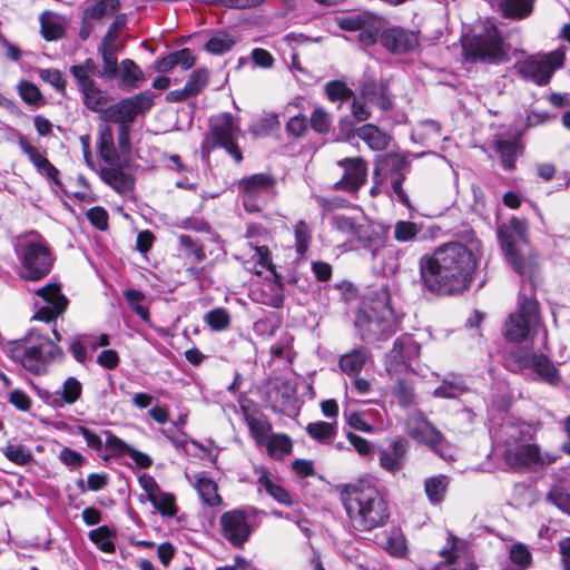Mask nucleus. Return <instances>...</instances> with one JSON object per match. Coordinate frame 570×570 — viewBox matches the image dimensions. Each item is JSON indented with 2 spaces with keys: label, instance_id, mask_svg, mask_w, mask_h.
I'll return each instance as SVG.
<instances>
[{
  "label": "nucleus",
  "instance_id": "52",
  "mask_svg": "<svg viewBox=\"0 0 570 570\" xmlns=\"http://www.w3.org/2000/svg\"><path fill=\"white\" fill-rule=\"evenodd\" d=\"M235 39L227 33L214 35L205 45L206 50L215 55H222L232 49Z\"/></svg>",
  "mask_w": 570,
  "mask_h": 570
},
{
  "label": "nucleus",
  "instance_id": "23",
  "mask_svg": "<svg viewBox=\"0 0 570 570\" xmlns=\"http://www.w3.org/2000/svg\"><path fill=\"white\" fill-rule=\"evenodd\" d=\"M442 560L433 570H475L471 557L456 546H452L450 550L441 551Z\"/></svg>",
  "mask_w": 570,
  "mask_h": 570
},
{
  "label": "nucleus",
  "instance_id": "35",
  "mask_svg": "<svg viewBox=\"0 0 570 570\" xmlns=\"http://www.w3.org/2000/svg\"><path fill=\"white\" fill-rule=\"evenodd\" d=\"M409 165L406 157L397 153H389L381 155L376 158V166L374 168V175H379L381 170H389L392 173H399L406 168Z\"/></svg>",
  "mask_w": 570,
  "mask_h": 570
},
{
  "label": "nucleus",
  "instance_id": "6",
  "mask_svg": "<svg viewBox=\"0 0 570 570\" xmlns=\"http://www.w3.org/2000/svg\"><path fill=\"white\" fill-rule=\"evenodd\" d=\"M16 252L20 261L19 275L27 281H40L49 274L53 257L45 240L38 235L17 239Z\"/></svg>",
  "mask_w": 570,
  "mask_h": 570
},
{
  "label": "nucleus",
  "instance_id": "5",
  "mask_svg": "<svg viewBox=\"0 0 570 570\" xmlns=\"http://www.w3.org/2000/svg\"><path fill=\"white\" fill-rule=\"evenodd\" d=\"M355 326L366 342L386 340L396 332L397 318L385 291L376 293L370 304L357 313Z\"/></svg>",
  "mask_w": 570,
  "mask_h": 570
},
{
  "label": "nucleus",
  "instance_id": "62",
  "mask_svg": "<svg viewBox=\"0 0 570 570\" xmlns=\"http://www.w3.org/2000/svg\"><path fill=\"white\" fill-rule=\"evenodd\" d=\"M8 401L21 412H28L32 404L31 399L19 389H14L8 394Z\"/></svg>",
  "mask_w": 570,
  "mask_h": 570
},
{
  "label": "nucleus",
  "instance_id": "18",
  "mask_svg": "<svg viewBox=\"0 0 570 570\" xmlns=\"http://www.w3.org/2000/svg\"><path fill=\"white\" fill-rule=\"evenodd\" d=\"M337 165L344 169V175L335 183V189L355 193L366 181L367 168L363 158H344Z\"/></svg>",
  "mask_w": 570,
  "mask_h": 570
},
{
  "label": "nucleus",
  "instance_id": "2",
  "mask_svg": "<svg viewBox=\"0 0 570 570\" xmlns=\"http://www.w3.org/2000/svg\"><path fill=\"white\" fill-rule=\"evenodd\" d=\"M348 525L361 532L383 527L390 517L387 503L380 491L367 483L345 485L341 491Z\"/></svg>",
  "mask_w": 570,
  "mask_h": 570
},
{
  "label": "nucleus",
  "instance_id": "12",
  "mask_svg": "<svg viewBox=\"0 0 570 570\" xmlns=\"http://www.w3.org/2000/svg\"><path fill=\"white\" fill-rule=\"evenodd\" d=\"M564 53L552 51L543 57H529L515 63L517 71L525 79L537 85L549 82L554 70L563 65Z\"/></svg>",
  "mask_w": 570,
  "mask_h": 570
},
{
  "label": "nucleus",
  "instance_id": "48",
  "mask_svg": "<svg viewBox=\"0 0 570 570\" xmlns=\"http://www.w3.org/2000/svg\"><path fill=\"white\" fill-rule=\"evenodd\" d=\"M153 507L165 517H174L177 513L175 497L171 493L160 491L155 499L149 500Z\"/></svg>",
  "mask_w": 570,
  "mask_h": 570
},
{
  "label": "nucleus",
  "instance_id": "27",
  "mask_svg": "<svg viewBox=\"0 0 570 570\" xmlns=\"http://www.w3.org/2000/svg\"><path fill=\"white\" fill-rule=\"evenodd\" d=\"M370 352L365 347L352 350L340 357L338 366L342 372L348 375H355L362 371Z\"/></svg>",
  "mask_w": 570,
  "mask_h": 570
},
{
  "label": "nucleus",
  "instance_id": "41",
  "mask_svg": "<svg viewBox=\"0 0 570 570\" xmlns=\"http://www.w3.org/2000/svg\"><path fill=\"white\" fill-rule=\"evenodd\" d=\"M258 483L279 503L285 505L292 504L289 493L281 485L274 483L266 471H263L259 475Z\"/></svg>",
  "mask_w": 570,
  "mask_h": 570
},
{
  "label": "nucleus",
  "instance_id": "8",
  "mask_svg": "<svg viewBox=\"0 0 570 570\" xmlns=\"http://www.w3.org/2000/svg\"><path fill=\"white\" fill-rule=\"evenodd\" d=\"M463 53L466 59L489 63L508 60V51L498 28L490 23L471 38L462 40Z\"/></svg>",
  "mask_w": 570,
  "mask_h": 570
},
{
  "label": "nucleus",
  "instance_id": "9",
  "mask_svg": "<svg viewBox=\"0 0 570 570\" xmlns=\"http://www.w3.org/2000/svg\"><path fill=\"white\" fill-rule=\"evenodd\" d=\"M559 458L558 452L543 450L535 443H520L508 448L504 453V461L512 469L543 468Z\"/></svg>",
  "mask_w": 570,
  "mask_h": 570
},
{
  "label": "nucleus",
  "instance_id": "21",
  "mask_svg": "<svg viewBox=\"0 0 570 570\" xmlns=\"http://www.w3.org/2000/svg\"><path fill=\"white\" fill-rule=\"evenodd\" d=\"M7 139H17L21 150L28 156L29 160L37 168V170L55 181V184H59L58 169L48 160L43 154L30 145L24 136L14 130H10V132L7 134Z\"/></svg>",
  "mask_w": 570,
  "mask_h": 570
},
{
  "label": "nucleus",
  "instance_id": "34",
  "mask_svg": "<svg viewBox=\"0 0 570 570\" xmlns=\"http://www.w3.org/2000/svg\"><path fill=\"white\" fill-rule=\"evenodd\" d=\"M262 445L274 459H282L292 452V440L283 433L272 434Z\"/></svg>",
  "mask_w": 570,
  "mask_h": 570
},
{
  "label": "nucleus",
  "instance_id": "16",
  "mask_svg": "<svg viewBox=\"0 0 570 570\" xmlns=\"http://www.w3.org/2000/svg\"><path fill=\"white\" fill-rule=\"evenodd\" d=\"M120 9L119 0H90L83 7L79 38L86 40L97 22L112 17Z\"/></svg>",
  "mask_w": 570,
  "mask_h": 570
},
{
  "label": "nucleus",
  "instance_id": "61",
  "mask_svg": "<svg viewBox=\"0 0 570 570\" xmlns=\"http://www.w3.org/2000/svg\"><path fill=\"white\" fill-rule=\"evenodd\" d=\"M548 499L560 510L570 515V493L561 488H553L548 493Z\"/></svg>",
  "mask_w": 570,
  "mask_h": 570
},
{
  "label": "nucleus",
  "instance_id": "50",
  "mask_svg": "<svg viewBox=\"0 0 570 570\" xmlns=\"http://www.w3.org/2000/svg\"><path fill=\"white\" fill-rule=\"evenodd\" d=\"M382 29V20L376 18H371L366 24L360 29L358 39L364 46H372L376 42L379 35Z\"/></svg>",
  "mask_w": 570,
  "mask_h": 570
},
{
  "label": "nucleus",
  "instance_id": "59",
  "mask_svg": "<svg viewBox=\"0 0 570 570\" xmlns=\"http://www.w3.org/2000/svg\"><path fill=\"white\" fill-rule=\"evenodd\" d=\"M352 238L358 240L364 248H371L377 239V234L371 224H358Z\"/></svg>",
  "mask_w": 570,
  "mask_h": 570
},
{
  "label": "nucleus",
  "instance_id": "30",
  "mask_svg": "<svg viewBox=\"0 0 570 570\" xmlns=\"http://www.w3.org/2000/svg\"><path fill=\"white\" fill-rule=\"evenodd\" d=\"M100 178L119 194L127 193L132 186L131 178L116 168H101Z\"/></svg>",
  "mask_w": 570,
  "mask_h": 570
},
{
  "label": "nucleus",
  "instance_id": "36",
  "mask_svg": "<svg viewBox=\"0 0 570 570\" xmlns=\"http://www.w3.org/2000/svg\"><path fill=\"white\" fill-rule=\"evenodd\" d=\"M59 396L60 407L66 404H75L82 394L81 383L73 376H69L62 383L61 390L57 392Z\"/></svg>",
  "mask_w": 570,
  "mask_h": 570
},
{
  "label": "nucleus",
  "instance_id": "32",
  "mask_svg": "<svg viewBox=\"0 0 570 570\" xmlns=\"http://www.w3.org/2000/svg\"><path fill=\"white\" fill-rule=\"evenodd\" d=\"M534 0H502L499 4L502 14L510 19H523L533 10Z\"/></svg>",
  "mask_w": 570,
  "mask_h": 570
},
{
  "label": "nucleus",
  "instance_id": "44",
  "mask_svg": "<svg viewBox=\"0 0 570 570\" xmlns=\"http://www.w3.org/2000/svg\"><path fill=\"white\" fill-rule=\"evenodd\" d=\"M83 95V104L87 108L98 111L107 102V96L95 83L80 89Z\"/></svg>",
  "mask_w": 570,
  "mask_h": 570
},
{
  "label": "nucleus",
  "instance_id": "63",
  "mask_svg": "<svg viewBox=\"0 0 570 570\" xmlns=\"http://www.w3.org/2000/svg\"><path fill=\"white\" fill-rule=\"evenodd\" d=\"M278 124L277 116L272 114L253 124L250 131L256 136L265 135L276 128Z\"/></svg>",
  "mask_w": 570,
  "mask_h": 570
},
{
  "label": "nucleus",
  "instance_id": "25",
  "mask_svg": "<svg viewBox=\"0 0 570 570\" xmlns=\"http://www.w3.org/2000/svg\"><path fill=\"white\" fill-rule=\"evenodd\" d=\"M523 365L531 366L541 380L551 385H557L561 380L554 364L542 354H533L530 362H525Z\"/></svg>",
  "mask_w": 570,
  "mask_h": 570
},
{
  "label": "nucleus",
  "instance_id": "3",
  "mask_svg": "<svg viewBox=\"0 0 570 570\" xmlns=\"http://www.w3.org/2000/svg\"><path fill=\"white\" fill-rule=\"evenodd\" d=\"M528 224L524 219L512 218L499 230L502 250L509 265L518 274L529 278L531 289L540 284V258L527 242Z\"/></svg>",
  "mask_w": 570,
  "mask_h": 570
},
{
  "label": "nucleus",
  "instance_id": "38",
  "mask_svg": "<svg viewBox=\"0 0 570 570\" xmlns=\"http://www.w3.org/2000/svg\"><path fill=\"white\" fill-rule=\"evenodd\" d=\"M306 432L320 443H328L337 434L336 423L317 421L307 424Z\"/></svg>",
  "mask_w": 570,
  "mask_h": 570
},
{
  "label": "nucleus",
  "instance_id": "54",
  "mask_svg": "<svg viewBox=\"0 0 570 570\" xmlns=\"http://www.w3.org/2000/svg\"><path fill=\"white\" fill-rule=\"evenodd\" d=\"M294 235L296 252L299 256H303L306 253L312 239L311 229L305 222L299 220L294 226Z\"/></svg>",
  "mask_w": 570,
  "mask_h": 570
},
{
  "label": "nucleus",
  "instance_id": "19",
  "mask_svg": "<svg viewBox=\"0 0 570 570\" xmlns=\"http://www.w3.org/2000/svg\"><path fill=\"white\" fill-rule=\"evenodd\" d=\"M409 442L403 438H395L386 446H379V465L389 473H396L405 466L409 452Z\"/></svg>",
  "mask_w": 570,
  "mask_h": 570
},
{
  "label": "nucleus",
  "instance_id": "43",
  "mask_svg": "<svg viewBox=\"0 0 570 570\" xmlns=\"http://www.w3.org/2000/svg\"><path fill=\"white\" fill-rule=\"evenodd\" d=\"M209 78L210 73L206 68H198L189 75V78L184 87L191 97H195L205 89V87L208 85Z\"/></svg>",
  "mask_w": 570,
  "mask_h": 570
},
{
  "label": "nucleus",
  "instance_id": "56",
  "mask_svg": "<svg viewBox=\"0 0 570 570\" xmlns=\"http://www.w3.org/2000/svg\"><path fill=\"white\" fill-rule=\"evenodd\" d=\"M311 127L318 134L328 132L332 124L331 116L323 107H316L311 115Z\"/></svg>",
  "mask_w": 570,
  "mask_h": 570
},
{
  "label": "nucleus",
  "instance_id": "22",
  "mask_svg": "<svg viewBox=\"0 0 570 570\" xmlns=\"http://www.w3.org/2000/svg\"><path fill=\"white\" fill-rule=\"evenodd\" d=\"M382 45L393 52L411 51L417 46V37L414 32L401 28H390L381 35Z\"/></svg>",
  "mask_w": 570,
  "mask_h": 570
},
{
  "label": "nucleus",
  "instance_id": "53",
  "mask_svg": "<svg viewBox=\"0 0 570 570\" xmlns=\"http://www.w3.org/2000/svg\"><path fill=\"white\" fill-rule=\"evenodd\" d=\"M497 149L500 154L502 166L505 169H512L514 167V160L518 154V145L515 141L499 140L497 142Z\"/></svg>",
  "mask_w": 570,
  "mask_h": 570
},
{
  "label": "nucleus",
  "instance_id": "13",
  "mask_svg": "<svg viewBox=\"0 0 570 570\" xmlns=\"http://www.w3.org/2000/svg\"><path fill=\"white\" fill-rule=\"evenodd\" d=\"M243 190V204L248 212H258L274 195L276 179L268 174H254L238 183Z\"/></svg>",
  "mask_w": 570,
  "mask_h": 570
},
{
  "label": "nucleus",
  "instance_id": "46",
  "mask_svg": "<svg viewBox=\"0 0 570 570\" xmlns=\"http://www.w3.org/2000/svg\"><path fill=\"white\" fill-rule=\"evenodd\" d=\"M468 391L461 381L444 380L434 391L433 396L441 399H455Z\"/></svg>",
  "mask_w": 570,
  "mask_h": 570
},
{
  "label": "nucleus",
  "instance_id": "57",
  "mask_svg": "<svg viewBox=\"0 0 570 570\" xmlns=\"http://www.w3.org/2000/svg\"><path fill=\"white\" fill-rule=\"evenodd\" d=\"M392 395L401 406H410L415 402L413 389L399 381L392 389Z\"/></svg>",
  "mask_w": 570,
  "mask_h": 570
},
{
  "label": "nucleus",
  "instance_id": "49",
  "mask_svg": "<svg viewBox=\"0 0 570 570\" xmlns=\"http://www.w3.org/2000/svg\"><path fill=\"white\" fill-rule=\"evenodd\" d=\"M441 127L436 121L424 120L414 128L413 137L417 138L421 142H426L438 139Z\"/></svg>",
  "mask_w": 570,
  "mask_h": 570
},
{
  "label": "nucleus",
  "instance_id": "58",
  "mask_svg": "<svg viewBox=\"0 0 570 570\" xmlns=\"http://www.w3.org/2000/svg\"><path fill=\"white\" fill-rule=\"evenodd\" d=\"M4 454L10 461L21 465L30 462L32 459L30 451L21 444H9Z\"/></svg>",
  "mask_w": 570,
  "mask_h": 570
},
{
  "label": "nucleus",
  "instance_id": "45",
  "mask_svg": "<svg viewBox=\"0 0 570 570\" xmlns=\"http://www.w3.org/2000/svg\"><path fill=\"white\" fill-rule=\"evenodd\" d=\"M421 233V226L407 220H399L394 226V238L397 242L406 243L416 239Z\"/></svg>",
  "mask_w": 570,
  "mask_h": 570
},
{
  "label": "nucleus",
  "instance_id": "31",
  "mask_svg": "<svg viewBox=\"0 0 570 570\" xmlns=\"http://www.w3.org/2000/svg\"><path fill=\"white\" fill-rule=\"evenodd\" d=\"M195 487L204 503L210 507L222 504V498L217 492L218 487L212 479L205 475H197Z\"/></svg>",
  "mask_w": 570,
  "mask_h": 570
},
{
  "label": "nucleus",
  "instance_id": "37",
  "mask_svg": "<svg viewBox=\"0 0 570 570\" xmlns=\"http://www.w3.org/2000/svg\"><path fill=\"white\" fill-rule=\"evenodd\" d=\"M449 479L445 475L431 476L425 480V494L432 503H440L446 493Z\"/></svg>",
  "mask_w": 570,
  "mask_h": 570
},
{
  "label": "nucleus",
  "instance_id": "51",
  "mask_svg": "<svg viewBox=\"0 0 570 570\" xmlns=\"http://www.w3.org/2000/svg\"><path fill=\"white\" fill-rule=\"evenodd\" d=\"M124 296L135 313H137L144 321L149 320L148 308L142 305V302L146 299V296L142 292L128 288L124 292Z\"/></svg>",
  "mask_w": 570,
  "mask_h": 570
},
{
  "label": "nucleus",
  "instance_id": "26",
  "mask_svg": "<svg viewBox=\"0 0 570 570\" xmlns=\"http://www.w3.org/2000/svg\"><path fill=\"white\" fill-rule=\"evenodd\" d=\"M97 149L100 158L107 164L115 165L118 161V154L114 142V131L108 124L99 128Z\"/></svg>",
  "mask_w": 570,
  "mask_h": 570
},
{
  "label": "nucleus",
  "instance_id": "4",
  "mask_svg": "<svg viewBox=\"0 0 570 570\" xmlns=\"http://www.w3.org/2000/svg\"><path fill=\"white\" fill-rule=\"evenodd\" d=\"M8 355L35 375H45L49 366L63 357V352L48 336L30 330L22 338L8 344Z\"/></svg>",
  "mask_w": 570,
  "mask_h": 570
},
{
  "label": "nucleus",
  "instance_id": "24",
  "mask_svg": "<svg viewBox=\"0 0 570 570\" xmlns=\"http://www.w3.org/2000/svg\"><path fill=\"white\" fill-rule=\"evenodd\" d=\"M40 32L47 41H55L63 37L68 19L52 11H43L40 17Z\"/></svg>",
  "mask_w": 570,
  "mask_h": 570
},
{
  "label": "nucleus",
  "instance_id": "29",
  "mask_svg": "<svg viewBox=\"0 0 570 570\" xmlns=\"http://www.w3.org/2000/svg\"><path fill=\"white\" fill-rule=\"evenodd\" d=\"M362 98L366 102L375 105L383 110H387L392 106L387 89L382 83H365L362 89Z\"/></svg>",
  "mask_w": 570,
  "mask_h": 570
},
{
  "label": "nucleus",
  "instance_id": "14",
  "mask_svg": "<svg viewBox=\"0 0 570 570\" xmlns=\"http://www.w3.org/2000/svg\"><path fill=\"white\" fill-rule=\"evenodd\" d=\"M35 305L38 308L33 318L51 322L61 315L67 306L68 299L61 293V287L58 283H48L33 291Z\"/></svg>",
  "mask_w": 570,
  "mask_h": 570
},
{
  "label": "nucleus",
  "instance_id": "20",
  "mask_svg": "<svg viewBox=\"0 0 570 570\" xmlns=\"http://www.w3.org/2000/svg\"><path fill=\"white\" fill-rule=\"evenodd\" d=\"M420 354V345L411 335H402L393 345L389 356L386 368L390 373L401 372Z\"/></svg>",
  "mask_w": 570,
  "mask_h": 570
},
{
  "label": "nucleus",
  "instance_id": "47",
  "mask_svg": "<svg viewBox=\"0 0 570 570\" xmlns=\"http://www.w3.org/2000/svg\"><path fill=\"white\" fill-rule=\"evenodd\" d=\"M124 85L135 87L136 82L142 79V71L130 59H125L120 62L119 71Z\"/></svg>",
  "mask_w": 570,
  "mask_h": 570
},
{
  "label": "nucleus",
  "instance_id": "15",
  "mask_svg": "<svg viewBox=\"0 0 570 570\" xmlns=\"http://www.w3.org/2000/svg\"><path fill=\"white\" fill-rule=\"evenodd\" d=\"M151 106V97L148 94H139L108 107L104 110L101 118L106 122H115L118 126H130L138 114L149 110Z\"/></svg>",
  "mask_w": 570,
  "mask_h": 570
},
{
  "label": "nucleus",
  "instance_id": "40",
  "mask_svg": "<svg viewBox=\"0 0 570 570\" xmlns=\"http://www.w3.org/2000/svg\"><path fill=\"white\" fill-rule=\"evenodd\" d=\"M246 422L252 435L258 444L262 445L272 435V425L265 417L247 415Z\"/></svg>",
  "mask_w": 570,
  "mask_h": 570
},
{
  "label": "nucleus",
  "instance_id": "60",
  "mask_svg": "<svg viewBox=\"0 0 570 570\" xmlns=\"http://www.w3.org/2000/svg\"><path fill=\"white\" fill-rule=\"evenodd\" d=\"M39 77L41 80L48 82L58 91H63L66 88V80L58 69H40Z\"/></svg>",
  "mask_w": 570,
  "mask_h": 570
},
{
  "label": "nucleus",
  "instance_id": "39",
  "mask_svg": "<svg viewBox=\"0 0 570 570\" xmlns=\"http://www.w3.org/2000/svg\"><path fill=\"white\" fill-rule=\"evenodd\" d=\"M509 560L514 566V570H527L532 564V554L528 547L517 542L509 547Z\"/></svg>",
  "mask_w": 570,
  "mask_h": 570
},
{
  "label": "nucleus",
  "instance_id": "10",
  "mask_svg": "<svg viewBox=\"0 0 570 570\" xmlns=\"http://www.w3.org/2000/svg\"><path fill=\"white\" fill-rule=\"evenodd\" d=\"M409 436L445 458L448 442L440 430L420 411L411 414L405 424Z\"/></svg>",
  "mask_w": 570,
  "mask_h": 570
},
{
  "label": "nucleus",
  "instance_id": "1",
  "mask_svg": "<svg viewBox=\"0 0 570 570\" xmlns=\"http://www.w3.org/2000/svg\"><path fill=\"white\" fill-rule=\"evenodd\" d=\"M421 281L440 295L460 294L469 288L476 267L473 253L463 244L448 243L419 261Z\"/></svg>",
  "mask_w": 570,
  "mask_h": 570
},
{
  "label": "nucleus",
  "instance_id": "55",
  "mask_svg": "<svg viewBox=\"0 0 570 570\" xmlns=\"http://www.w3.org/2000/svg\"><path fill=\"white\" fill-rule=\"evenodd\" d=\"M204 321L214 331H222L229 326L230 317L224 308H215L204 316Z\"/></svg>",
  "mask_w": 570,
  "mask_h": 570
},
{
  "label": "nucleus",
  "instance_id": "7",
  "mask_svg": "<svg viewBox=\"0 0 570 570\" xmlns=\"http://www.w3.org/2000/svg\"><path fill=\"white\" fill-rule=\"evenodd\" d=\"M522 285L518 308L510 314L503 326V336L512 343L527 341L538 333L541 323L539 303L534 296H527Z\"/></svg>",
  "mask_w": 570,
  "mask_h": 570
},
{
  "label": "nucleus",
  "instance_id": "28",
  "mask_svg": "<svg viewBox=\"0 0 570 570\" xmlns=\"http://www.w3.org/2000/svg\"><path fill=\"white\" fill-rule=\"evenodd\" d=\"M356 135L373 150H383L390 142V136L372 124L360 127Z\"/></svg>",
  "mask_w": 570,
  "mask_h": 570
},
{
  "label": "nucleus",
  "instance_id": "64",
  "mask_svg": "<svg viewBox=\"0 0 570 570\" xmlns=\"http://www.w3.org/2000/svg\"><path fill=\"white\" fill-rule=\"evenodd\" d=\"M332 225L343 234L353 237L358 224L351 217L335 215L332 217Z\"/></svg>",
  "mask_w": 570,
  "mask_h": 570
},
{
  "label": "nucleus",
  "instance_id": "42",
  "mask_svg": "<svg viewBox=\"0 0 570 570\" xmlns=\"http://www.w3.org/2000/svg\"><path fill=\"white\" fill-rule=\"evenodd\" d=\"M115 532L111 531L108 527H99L89 532L90 540L104 552H114L115 543H114Z\"/></svg>",
  "mask_w": 570,
  "mask_h": 570
},
{
  "label": "nucleus",
  "instance_id": "33",
  "mask_svg": "<svg viewBox=\"0 0 570 570\" xmlns=\"http://www.w3.org/2000/svg\"><path fill=\"white\" fill-rule=\"evenodd\" d=\"M17 91L21 100L35 109L40 108L46 104L40 89L28 80H20L17 83Z\"/></svg>",
  "mask_w": 570,
  "mask_h": 570
},
{
  "label": "nucleus",
  "instance_id": "17",
  "mask_svg": "<svg viewBox=\"0 0 570 570\" xmlns=\"http://www.w3.org/2000/svg\"><path fill=\"white\" fill-rule=\"evenodd\" d=\"M222 533L234 547H242L249 538L250 527L243 511L230 510L219 519Z\"/></svg>",
  "mask_w": 570,
  "mask_h": 570
},
{
  "label": "nucleus",
  "instance_id": "11",
  "mask_svg": "<svg viewBox=\"0 0 570 570\" xmlns=\"http://www.w3.org/2000/svg\"><path fill=\"white\" fill-rule=\"evenodd\" d=\"M239 132V127L232 115L224 112L210 119V134L206 138L205 144H209L213 140V145L208 148L220 146L239 164L243 160V155L235 142Z\"/></svg>",
  "mask_w": 570,
  "mask_h": 570
}]
</instances>
